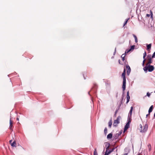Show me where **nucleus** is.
I'll list each match as a JSON object with an SVG mask.
<instances>
[{"instance_id": "obj_1", "label": "nucleus", "mask_w": 155, "mask_h": 155, "mask_svg": "<svg viewBox=\"0 0 155 155\" xmlns=\"http://www.w3.org/2000/svg\"><path fill=\"white\" fill-rule=\"evenodd\" d=\"M154 68L153 65L146 64V72L148 71L151 72L154 70Z\"/></svg>"}, {"instance_id": "obj_2", "label": "nucleus", "mask_w": 155, "mask_h": 155, "mask_svg": "<svg viewBox=\"0 0 155 155\" xmlns=\"http://www.w3.org/2000/svg\"><path fill=\"white\" fill-rule=\"evenodd\" d=\"M120 116H118L116 120H115L114 121L113 123V126L116 127L117 125L119 123L120 120Z\"/></svg>"}, {"instance_id": "obj_3", "label": "nucleus", "mask_w": 155, "mask_h": 155, "mask_svg": "<svg viewBox=\"0 0 155 155\" xmlns=\"http://www.w3.org/2000/svg\"><path fill=\"white\" fill-rule=\"evenodd\" d=\"M110 146V144H107V147L106 148V150L104 155H108L112 152V151L108 150Z\"/></svg>"}, {"instance_id": "obj_4", "label": "nucleus", "mask_w": 155, "mask_h": 155, "mask_svg": "<svg viewBox=\"0 0 155 155\" xmlns=\"http://www.w3.org/2000/svg\"><path fill=\"white\" fill-rule=\"evenodd\" d=\"M152 44H146V46H147L146 49L148 51L149 53L150 52V50L151 48Z\"/></svg>"}, {"instance_id": "obj_5", "label": "nucleus", "mask_w": 155, "mask_h": 155, "mask_svg": "<svg viewBox=\"0 0 155 155\" xmlns=\"http://www.w3.org/2000/svg\"><path fill=\"white\" fill-rule=\"evenodd\" d=\"M143 60L142 63V65L144 67L143 68L144 71H145V66H144V64L145 62V51L144 53H143Z\"/></svg>"}, {"instance_id": "obj_6", "label": "nucleus", "mask_w": 155, "mask_h": 155, "mask_svg": "<svg viewBox=\"0 0 155 155\" xmlns=\"http://www.w3.org/2000/svg\"><path fill=\"white\" fill-rule=\"evenodd\" d=\"M150 14H147L146 15V16H147V17H149L150 15V18L152 19V20H153V14L152 11L151 10H150Z\"/></svg>"}, {"instance_id": "obj_7", "label": "nucleus", "mask_w": 155, "mask_h": 155, "mask_svg": "<svg viewBox=\"0 0 155 155\" xmlns=\"http://www.w3.org/2000/svg\"><path fill=\"white\" fill-rule=\"evenodd\" d=\"M139 127V130H140V132L141 133L143 132H144L145 126L144 127L143 129H142V126L141 124H140Z\"/></svg>"}, {"instance_id": "obj_8", "label": "nucleus", "mask_w": 155, "mask_h": 155, "mask_svg": "<svg viewBox=\"0 0 155 155\" xmlns=\"http://www.w3.org/2000/svg\"><path fill=\"white\" fill-rule=\"evenodd\" d=\"M153 105H151L150 107L148 110L149 114H147L146 115V117H147L148 115L150 114H149L152 111L153 109Z\"/></svg>"}, {"instance_id": "obj_9", "label": "nucleus", "mask_w": 155, "mask_h": 155, "mask_svg": "<svg viewBox=\"0 0 155 155\" xmlns=\"http://www.w3.org/2000/svg\"><path fill=\"white\" fill-rule=\"evenodd\" d=\"M126 81H123V84L122 86L123 90L124 91L125 90L126 88Z\"/></svg>"}, {"instance_id": "obj_10", "label": "nucleus", "mask_w": 155, "mask_h": 155, "mask_svg": "<svg viewBox=\"0 0 155 155\" xmlns=\"http://www.w3.org/2000/svg\"><path fill=\"white\" fill-rule=\"evenodd\" d=\"M129 126L130 124L128 123H127L124 127V132L129 127Z\"/></svg>"}, {"instance_id": "obj_11", "label": "nucleus", "mask_w": 155, "mask_h": 155, "mask_svg": "<svg viewBox=\"0 0 155 155\" xmlns=\"http://www.w3.org/2000/svg\"><path fill=\"white\" fill-rule=\"evenodd\" d=\"M130 99V96L129 95V91H128L127 93V103L129 101V100Z\"/></svg>"}, {"instance_id": "obj_12", "label": "nucleus", "mask_w": 155, "mask_h": 155, "mask_svg": "<svg viewBox=\"0 0 155 155\" xmlns=\"http://www.w3.org/2000/svg\"><path fill=\"white\" fill-rule=\"evenodd\" d=\"M133 110V107H131L130 108V112H129V114H128V116L131 117Z\"/></svg>"}, {"instance_id": "obj_13", "label": "nucleus", "mask_w": 155, "mask_h": 155, "mask_svg": "<svg viewBox=\"0 0 155 155\" xmlns=\"http://www.w3.org/2000/svg\"><path fill=\"white\" fill-rule=\"evenodd\" d=\"M125 69H124V72L122 74V77L123 78V81H124V80H125V81H126V78L125 77Z\"/></svg>"}, {"instance_id": "obj_14", "label": "nucleus", "mask_w": 155, "mask_h": 155, "mask_svg": "<svg viewBox=\"0 0 155 155\" xmlns=\"http://www.w3.org/2000/svg\"><path fill=\"white\" fill-rule=\"evenodd\" d=\"M131 120V116H128L127 122V123L130 124Z\"/></svg>"}, {"instance_id": "obj_15", "label": "nucleus", "mask_w": 155, "mask_h": 155, "mask_svg": "<svg viewBox=\"0 0 155 155\" xmlns=\"http://www.w3.org/2000/svg\"><path fill=\"white\" fill-rule=\"evenodd\" d=\"M13 122L11 120V117H10V128L11 129L12 127V126Z\"/></svg>"}, {"instance_id": "obj_16", "label": "nucleus", "mask_w": 155, "mask_h": 155, "mask_svg": "<svg viewBox=\"0 0 155 155\" xmlns=\"http://www.w3.org/2000/svg\"><path fill=\"white\" fill-rule=\"evenodd\" d=\"M127 74H128V73H129L131 71V69L129 66H127Z\"/></svg>"}, {"instance_id": "obj_17", "label": "nucleus", "mask_w": 155, "mask_h": 155, "mask_svg": "<svg viewBox=\"0 0 155 155\" xmlns=\"http://www.w3.org/2000/svg\"><path fill=\"white\" fill-rule=\"evenodd\" d=\"M151 59V55L150 54H148L147 55V58H146V61L147 60L148 61V60H150Z\"/></svg>"}, {"instance_id": "obj_18", "label": "nucleus", "mask_w": 155, "mask_h": 155, "mask_svg": "<svg viewBox=\"0 0 155 155\" xmlns=\"http://www.w3.org/2000/svg\"><path fill=\"white\" fill-rule=\"evenodd\" d=\"M112 134L111 133H110L107 135V139H110L112 137Z\"/></svg>"}, {"instance_id": "obj_19", "label": "nucleus", "mask_w": 155, "mask_h": 155, "mask_svg": "<svg viewBox=\"0 0 155 155\" xmlns=\"http://www.w3.org/2000/svg\"><path fill=\"white\" fill-rule=\"evenodd\" d=\"M11 145L13 147H16V143L15 141H14L12 143H11Z\"/></svg>"}, {"instance_id": "obj_20", "label": "nucleus", "mask_w": 155, "mask_h": 155, "mask_svg": "<svg viewBox=\"0 0 155 155\" xmlns=\"http://www.w3.org/2000/svg\"><path fill=\"white\" fill-rule=\"evenodd\" d=\"M133 36L135 39V42L136 43H137L138 41H137V37H136V36L135 35H134V34H133Z\"/></svg>"}, {"instance_id": "obj_21", "label": "nucleus", "mask_w": 155, "mask_h": 155, "mask_svg": "<svg viewBox=\"0 0 155 155\" xmlns=\"http://www.w3.org/2000/svg\"><path fill=\"white\" fill-rule=\"evenodd\" d=\"M148 61L147 63H146L147 64H150L152 63V61L151 60V59L148 60Z\"/></svg>"}, {"instance_id": "obj_22", "label": "nucleus", "mask_w": 155, "mask_h": 155, "mask_svg": "<svg viewBox=\"0 0 155 155\" xmlns=\"http://www.w3.org/2000/svg\"><path fill=\"white\" fill-rule=\"evenodd\" d=\"M130 19L129 18H128L126 19V21L124 25V26H125L127 23L128 20Z\"/></svg>"}, {"instance_id": "obj_23", "label": "nucleus", "mask_w": 155, "mask_h": 155, "mask_svg": "<svg viewBox=\"0 0 155 155\" xmlns=\"http://www.w3.org/2000/svg\"><path fill=\"white\" fill-rule=\"evenodd\" d=\"M148 148L149 150L150 151L151 150V146L150 144L148 145Z\"/></svg>"}, {"instance_id": "obj_24", "label": "nucleus", "mask_w": 155, "mask_h": 155, "mask_svg": "<svg viewBox=\"0 0 155 155\" xmlns=\"http://www.w3.org/2000/svg\"><path fill=\"white\" fill-rule=\"evenodd\" d=\"M134 47L135 46L134 45L132 46L131 47V48L130 49V51L133 50L134 48Z\"/></svg>"}, {"instance_id": "obj_25", "label": "nucleus", "mask_w": 155, "mask_h": 155, "mask_svg": "<svg viewBox=\"0 0 155 155\" xmlns=\"http://www.w3.org/2000/svg\"><path fill=\"white\" fill-rule=\"evenodd\" d=\"M150 94L149 93V92H147V96L148 97H149L150 95Z\"/></svg>"}, {"instance_id": "obj_26", "label": "nucleus", "mask_w": 155, "mask_h": 155, "mask_svg": "<svg viewBox=\"0 0 155 155\" xmlns=\"http://www.w3.org/2000/svg\"><path fill=\"white\" fill-rule=\"evenodd\" d=\"M107 128H105L104 130V133L106 134L107 133Z\"/></svg>"}, {"instance_id": "obj_27", "label": "nucleus", "mask_w": 155, "mask_h": 155, "mask_svg": "<svg viewBox=\"0 0 155 155\" xmlns=\"http://www.w3.org/2000/svg\"><path fill=\"white\" fill-rule=\"evenodd\" d=\"M130 49H129V50H126V51H125V54L126 53H128L129 52H130Z\"/></svg>"}, {"instance_id": "obj_28", "label": "nucleus", "mask_w": 155, "mask_h": 155, "mask_svg": "<svg viewBox=\"0 0 155 155\" xmlns=\"http://www.w3.org/2000/svg\"><path fill=\"white\" fill-rule=\"evenodd\" d=\"M112 123L111 122H109V126L110 127H111V126L112 125Z\"/></svg>"}, {"instance_id": "obj_29", "label": "nucleus", "mask_w": 155, "mask_h": 155, "mask_svg": "<svg viewBox=\"0 0 155 155\" xmlns=\"http://www.w3.org/2000/svg\"><path fill=\"white\" fill-rule=\"evenodd\" d=\"M155 56V51L154 52L152 56V58H153Z\"/></svg>"}, {"instance_id": "obj_30", "label": "nucleus", "mask_w": 155, "mask_h": 155, "mask_svg": "<svg viewBox=\"0 0 155 155\" xmlns=\"http://www.w3.org/2000/svg\"><path fill=\"white\" fill-rule=\"evenodd\" d=\"M94 155H97V153L96 152V150H95L94 151Z\"/></svg>"}, {"instance_id": "obj_31", "label": "nucleus", "mask_w": 155, "mask_h": 155, "mask_svg": "<svg viewBox=\"0 0 155 155\" xmlns=\"http://www.w3.org/2000/svg\"><path fill=\"white\" fill-rule=\"evenodd\" d=\"M125 57V55L124 54H122V55L121 56V58H124Z\"/></svg>"}, {"instance_id": "obj_32", "label": "nucleus", "mask_w": 155, "mask_h": 155, "mask_svg": "<svg viewBox=\"0 0 155 155\" xmlns=\"http://www.w3.org/2000/svg\"><path fill=\"white\" fill-rule=\"evenodd\" d=\"M109 144V143H106V144L105 145V147H106V148L107 147V144Z\"/></svg>"}, {"instance_id": "obj_33", "label": "nucleus", "mask_w": 155, "mask_h": 155, "mask_svg": "<svg viewBox=\"0 0 155 155\" xmlns=\"http://www.w3.org/2000/svg\"><path fill=\"white\" fill-rule=\"evenodd\" d=\"M114 150V148L112 149V150H110L111 151H112V152L113 151V150Z\"/></svg>"}, {"instance_id": "obj_34", "label": "nucleus", "mask_w": 155, "mask_h": 155, "mask_svg": "<svg viewBox=\"0 0 155 155\" xmlns=\"http://www.w3.org/2000/svg\"><path fill=\"white\" fill-rule=\"evenodd\" d=\"M122 59L123 61H124V58H122Z\"/></svg>"}, {"instance_id": "obj_35", "label": "nucleus", "mask_w": 155, "mask_h": 155, "mask_svg": "<svg viewBox=\"0 0 155 155\" xmlns=\"http://www.w3.org/2000/svg\"><path fill=\"white\" fill-rule=\"evenodd\" d=\"M116 51V48H115V51H114V54L115 53Z\"/></svg>"}, {"instance_id": "obj_36", "label": "nucleus", "mask_w": 155, "mask_h": 155, "mask_svg": "<svg viewBox=\"0 0 155 155\" xmlns=\"http://www.w3.org/2000/svg\"><path fill=\"white\" fill-rule=\"evenodd\" d=\"M12 141V140H10L9 142H10V143H12L11 142Z\"/></svg>"}, {"instance_id": "obj_37", "label": "nucleus", "mask_w": 155, "mask_h": 155, "mask_svg": "<svg viewBox=\"0 0 155 155\" xmlns=\"http://www.w3.org/2000/svg\"><path fill=\"white\" fill-rule=\"evenodd\" d=\"M146 128H147L148 127V126H147V124H146Z\"/></svg>"}, {"instance_id": "obj_38", "label": "nucleus", "mask_w": 155, "mask_h": 155, "mask_svg": "<svg viewBox=\"0 0 155 155\" xmlns=\"http://www.w3.org/2000/svg\"><path fill=\"white\" fill-rule=\"evenodd\" d=\"M17 120H19V118H17Z\"/></svg>"}, {"instance_id": "obj_39", "label": "nucleus", "mask_w": 155, "mask_h": 155, "mask_svg": "<svg viewBox=\"0 0 155 155\" xmlns=\"http://www.w3.org/2000/svg\"><path fill=\"white\" fill-rule=\"evenodd\" d=\"M127 153H125L124 154V155H127Z\"/></svg>"}, {"instance_id": "obj_40", "label": "nucleus", "mask_w": 155, "mask_h": 155, "mask_svg": "<svg viewBox=\"0 0 155 155\" xmlns=\"http://www.w3.org/2000/svg\"><path fill=\"white\" fill-rule=\"evenodd\" d=\"M146 56L147 55V53H146Z\"/></svg>"}, {"instance_id": "obj_41", "label": "nucleus", "mask_w": 155, "mask_h": 155, "mask_svg": "<svg viewBox=\"0 0 155 155\" xmlns=\"http://www.w3.org/2000/svg\"><path fill=\"white\" fill-rule=\"evenodd\" d=\"M116 155H117V153Z\"/></svg>"}]
</instances>
